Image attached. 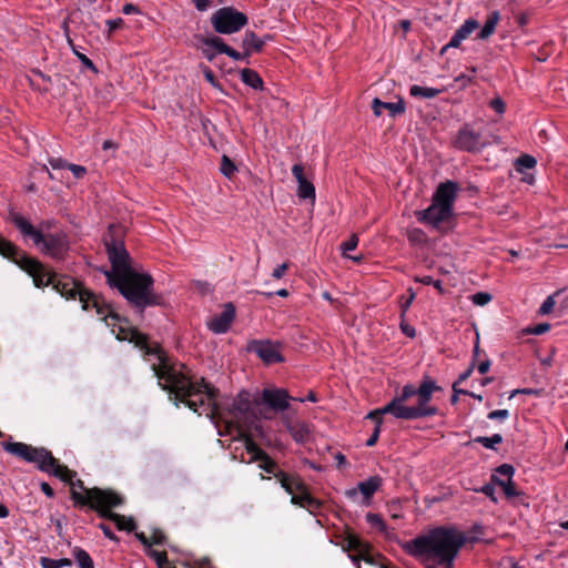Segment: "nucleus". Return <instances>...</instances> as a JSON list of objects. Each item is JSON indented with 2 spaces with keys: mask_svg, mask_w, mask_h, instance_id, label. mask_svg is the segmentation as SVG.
Returning <instances> with one entry per match:
<instances>
[{
  "mask_svg": "<svg viewBox=\"0 0 568 568\" xmlns=\"http://www.w3.org/2000/svg\"><path fill=\"white\" fill-rule=\"evenodd\" d=\"M104 302L120 318L104 317L103 314L98 315L108 326H113L112 332L118 339L133 343L143 352L145 359L155 358L151 368L159 379L160 387L169 392L170 398L174 399L176 405L183 403L200 415L205 414L212 418H222V412L216 402L219 396L216 387L206 382L204 377H201L200 381L194 379L191 369L185 364L170 356L159 343H150L149 336L138 328L119 325L115 329V322L128 324L129 321L116 313L110 303L105 300Z\"/></svg>",
  "mask_w": 568,
  "mask_h": 568,
  "instance_id": "nucleus-1",
  "label": "nucleus"
},
{
  "mask_svg": "<svg viewBox=\"0 0 568 568\" xmlns=\"http://www.w3.org/2000/svg\"><path fill=\"white\" fill-rule=\"evenodd\" d=\"M103 242L112 266L110 272H105L108 284L116 288L140 314L146 307L163 305V296L153 291V277L132 268L131 257L123 242L122 227L111 224Z\"/></svg>",
  "mask_w": 568,
  "mask_h": 568,
  "instance_id": "nucleus-2",
  "label": "nucleus"
},
{
  "mask_svg": "<svg viewBox=\"0 0 568 568\" xmlns=\"http://www.w3.org/2000/svg\"><path fill=\"white\" fill-rule=\"evenodd\" d=\"M0 254L16 263L27 272L37 287L52 285V287L67 300H79L82 310H95L97 314L120 318L104 302V297L87 288L82 282L67 275H59L48 271L44 265L34 257L29 256L16 244L0 236Z\"/></svg>",
  "mask_w": 568,
  "mask_h": 568,
  "instance_id": "nucleus-3",
  "label": "nucleus"
},
{
  "mask_svg": "<svg viewBox=\"0 0 568 568\" xmlns=\"http://www.w3.org/2000/svg\"><path fill=\"white\" fill-rule=\"evenodd\" d=\"M467 537L455 526H438L406 541L403 549L425 568H454Z\"/></svg>",
  "mask_w": 568,
  "mask_h": 568,
  "instance_id": "nucleus-4",
  "label": "nucleus"
},
{
  "mask_svg": "<svg viewBox=\"0 0 568 568\" xmlns=\"http://www.w3.org/2000/svg\"><path fill=\"white\" fill-rule=\"evenodd\" d=\"M442 387L428 375H425L418 386L406 384L399 394L384 407L369 412L366 418L382 426L383 415L390 414L397 419L414 420L435 416L439 413L437 406L430 405L434 393Z\"/></svg>",
  "mask_w": 568,
  "mask_h": 568,
  "instance_id": "nucleus-5",
  "label": "nucleus"
},
{
  "mask_svg": "<svg viewBox=\"0 0 568 568\" xmlns=\"http://www.w3.org/2000/svg\"><path fill=\"white\" fill-rule=\"evenodd\" d=\"M2 448L17 458L33 464L37 469L59 479H65L68 466L60 463L51 450L45 447H34L21 442H2Z\"/></svg>",
  "mask_w": 568,
  "mask_h": 568,
  "instance_id": "nucleus-6",
  "label": "nucleus"
},
{
  "mask_svg": "<svg viewBox=\"0 0 568 568\" xmlns=\"http://www.w3.org/2000/svg\"><path fill=\"white\" fill-rule=\"evenodd\" d=\"M78 503L92 504V510L97 511L99 517L111 520L119 530L132 532L136 529V523L133 517H126L112 511L113 508L123 505L124 497L112 489H93L89 496H79L73 494Z\"/></svg>",
  "mask_w": 568,
  "mask_h": 568,
  "instance_id": "nucleus-7",
  "label": "nucleus"
},
{
  "mask_svg": "<svg viewBox=\"0 0 568 568\" xmlns=\"http://www.w3.org/2000/svg\"><path fill=\"white\" fill-rule=\"evenodd\" d=\"M10 221L20 231L21 235L30 237L41 252L54 260H63L69 250L68 236L64 232L42 233L26 217L17 212H10Z\"/></svg>",
  "mask_w": 568,
  "mask_h": 568,
  "instance_id": "nucleus-8",
  "label": "nucleus"
},
{
  "mask_svg": "<svg viewBox=\"0 0 568 568\" xmlns=\"http://www.w3.org/2000/svg\"><path fill=\"white\" fill-rule=\"evenodd\" d=\"M248 22L246 14L233 7H223L211 17V23L217 33L232 34L240 31Z\"/></svg>",
  "mask_w": 568,
  "mask_h": 568,
  "instance_id": "nucleus-9",
  "label": "nucleus"
},
{
  "mask_svg": "<svg viewBox=\"0 0 568 568\" xmlns=\"http://www.w3.org/2000/svg\"><path fill=\"white\" fill-rule=\"evenodd\" d=\"M452 144L455 149L468 153H478L487 146V142L483 140L481 134L467 123L459 128Z\"/></svg>",
  "mask_w": 568,
  "mask_h": 568,
  "instance_id": "nucleus-10",
  "label": "nucleus"
},
{
  "mask_svg": "<svg viewBox=\"0 0 568 568\" xmlns=\"http://www.w3.org/2000/svg\"><path fill=\"white\" fill-rule=\"evenodd\" d=\"M246 351L256 354L265 365L285 361L281 353V344L271 339H252L247 343Z\"/></svg>",
  "mask_w": 568,
  "mask_h": 568,
  "instance_id": "nucleus-11",
  "label": "nucleus"
},
{
  "mask_svg": "<svg viewBox=\"0 0 568 568\" xmlns=\"http://www.w3.org/2000/svg\"><path fill=\"white\" fill-rule=\"evenodd\" d=\"M415 215L420 223L429 224L437 231L444 233L446 229L444 223L453 216V211L447 205H440L433 202L426 210L416 211Z\"/></svg>",
  "mask_w": 568,
  "mask_h": 568,
  "instance_id": "nucleus-12",
  "label": "nucleus"
},
{
  "mask_svg": "<svg viewBox=\"0 0 568 568\" xmlns=\"http://www.w3.org/2000/svg\"><path fill=\"white\" fill-rule=\"evenodd\" d=\"M514 474L515 468L513 465L503 464L495 469V473L490 477L491 483L503 489L507 499L525 495L516 487L515 483L513 481Z\"/></svg>",
  "mask_w": 568,
  "mask_h": 568,
  "instance_id": "nucleus-13",
  "label": "nucleus"
},
{
  "mask_svg": "<svg viewBox=\"0 0 568 568\" xmlns=\"http://www.w3.org/2000/svg\"><path fill=\"white\" fill-rule=\"evenodd\" d=\"M277 481L292 495L291 503L298 507L304 503V494H308V488L298 474L280 473Z\"/></svg>",
  "mask_w": 568,
  "mask_h": 568,
  "instance_id": "nucleus-14",
  "label": "nucleus"
},
{
  "mask_svg": "<svg viewBox=\"0 0 568 568\" xmlns=\"http://www.w3.org/2000/svg\"><path fill=\"white\" fill-rule=\"evenodd\" d=\"M251 395L246 390L240 392L234 397L231 406L227 408V414L232 417L231 422H225L226 428L231 429L236 427L240 420L246 418L251 414Z\"/></svg>",
  "mask_w": 568,
  "mask_h": 568,
  "instance_id": "nucleus-15",
  "label": "nucleus"
},
{
  "mask_svg": "<svg viewBox=\"0 0 568 568\" xmlns=\"http://www.w3.org/2000/svg\"><path fill=\"white\" fill-rule=\"evenodd\" d=\"M345 548L357 552L356 557H353V561L364 560L371 565H377V560L385 559L381 555H373L371 552L369 544L363 541L357 535L347 532L345 539Z\"/></svg>",
  "mask_w": 568,
  "mask_h": 568,
  "instance_id": "nucleus-16",
  "label": "nucleus"
},
{
  "mask_svg": "<svg viewBox=\"0 0 568 568\" xmlns=\"http://www.w3.org/2000/svg\"><path fill=\"white\" fill-rule=\"evenodd\" d=\"M296 399L292 397L284 388H265L262 393V400L274 412H284L290 408V400Z\"/></svg>",
  "mask_w": 568,
  "mask_h": 568,
  "instance_id": "nucleus-17",
  "label": "nucleus"
},
{
  "mask_svg": "<svg viewBox=\"0 0 568 568\" xmlns=\"http://www.w3.org/2000/svg\"><path fill=\"white\" fill-rule=\"evenodd\" d=\"M68 473L69 474L65 476L67 478L60 479V480L70 486V498L73 500L74 507H79V508L89 507L90 509H92L93 501H90L89 504L78 503L77 499L74 498L73 494L82 496V497H84V496L87 497L90 495L91 490L100 489V488L99 487L88 488L84 486L83 480L75 479L77 471L68 468Z\"/></svg>",
  "mask_w": 568,
  "mask_h": 568,
  "instance_id": "nucleus-18",
  "label": "nucleus"
},
{
  "mask_svg": "<svg viewBox=\"0 0 568 568\" xmlns=\"http://www.w3.org/2000/svg\"><path fill=\"white\" fill-rule=\"evenodd\" d=\"M235 314L236 311L233 303H226L224 304L222 313L212 317L207 323V326L215 334H224L230 329L235 318Z\"/></svg>",
  "mask_w": 568,
  "mask_h": 568,
  "instance_id": "nucleus-19",
  "label": "nucleus"
},
{
  "mask_svg": "<svg viewBox=\"0 0 568 568\" xmlns=\"http://www.w3.org/2000/svg\"><path fill=\"white\" fill-rule=\"evenodd\" d=\"M383 479L379 476H371L368 479L359 481L357 484V488H352L346 490V496L349 498H354L357 496V493L359 491L365 500L366 505L368 506L371 504V499L374 496V494L382 487Z\"/></svg>",
  "mask_w": 568,
  "mask_h": 568,
  "instance_id": "nucleus-20",
  "label": "nucleus"
},
{
  "mask_svg": "<svg viewBox=\"0 0 568 568\" xmlns=\"http://www.w3.org/2000/svg\"><path fill=\"white\" fill-rule=\"evenodd\" d=\"M458 184L454 181H446L440 183L434 195L433 202H436L440 205H447L452 211L454 210V202L457 196Z\"/></svg>",
  "mask_w": 568,
  "mask_h": 568,
  "instance_id": "nucleus-21",
  "label": "nucleus"
},
{
  "mask_svg": "<svg viewBox=\"0 0 568 568\" xmlns=\"http://www.w3.org/2000/svg\"><path fill=\"white\" fill-rule=\"evenodd\" d=\"M292 174L296 179L297 196L303 200H315V186L304 175V166L301 163H296L292 166Z\"/></svg>",
  "mask_w": 568,
  "mask_h": 568,
  "instance_id": "nucleus-22",
  "label": "nucleus"
},
{
  "mask_svg": "<svg viewBox=\"0 0 568 568\" xmlns=\"http://www.w3.org/2000/svg\"><path fill=\"white\" fill-rule=\"evenodd\" d=\"M385 109L388 111L389 115L395 118L397 115H402L406 111V104L403 98H398L397 102H384L378 98L373 99L372 101V110L375 116L382 115V110Z\"/></svg>",
  "mask_w": 568,
  "mask_h": 568,
  "instance_id": "nucleus-23",
  "label": "nucleus"
},
{
  "mask_svg": "<svg viewBox=\"0 0 568 568\" xmlns=\"http://www.w3.org/2000/svg\"><path fill=\"white\" fill-rule=\"evenodd\" d=\"M201 43L203 45H206L209 48H212L215 50V52H211L210 49H203V54L209 61H212L216 53H223L227 51L229 47L224 40L217 36L213 37H202L200 39Z\"/></svg>",
  "mask_w": 568,
  "mask_h": 568,
  "instance_id": "nucleus-24",
  "label": "nucleus"
},
{
  "mask_svg": "<svg viewBox=\"0 0 568 568\" xmlns=\"http://www.w3.org/2000/svg\"><path fill=\"white\" fill-rule=\"evenodd\" d=\"M271 36H266L264 39H261L257 37V34L254 31L247 30L244 34V38L242 40V48L246 52L250 53V57L253 53H260L262 52L266 40H270Z\"/></svg>",
  "mask_w": 568,
  "mask_h": 568,
  "instance_id": "nucleus-25",
  "label": "nucleus"
},
{
  "mask_svg": "<svg viewBox=\"0 0 568 568\" xmlns=\"http://www.w3.org/2000/svg\"><path fill=\"white\" fill-rule=\"evenodd\" d=\"M239 436L244 442L246 452L251 455L250 463L257 462L261 458H266V452L263 450L252 438V436L245 433L240 426H236Z\"/></svg>",
  "mask_w": 568,
  "mask_h": 568,
  "instance_id": "nucleus-26",
  "label": "nucleus"
},
{
  "mask_svg": "<svg viewBox=\"0 0 568 568\" xmlns=\"http://www.w3.org/2000/svg\"><path fill=\"white\" fill-rule=\"evenodd\" d=\"M135 537L146 548L152 545H165L168 540L165 534L159 528L153 529L151 537H146L144 532H135Z\"/></svg>",
  "mask_w": 568,
  "mask_h": 568,
  "instance_id": "nucleus-27",
  "label": "nucleus"
},
{
  "mask_svg": "<svg viewBox=\"0 0 568 568\" xmlns=\"http://www.w3.org/2000/svg\"><path fill=\"white\" fill-rule=\"evenodd\" d=\"M285 426L296 443H304L308 438V429L305 424L291 420L285 422Z\"/></svg>",
  "mask_w": 568,
  "mask_h": 568,
  "instance_id": "nucleus-28",
  "label": "nucleus"
},
{
  "mask_svg": "<svg viewBox=\"0 0 568 568\" xmlns=\"http://www.w3.org/2000/svg\"><path fill=\"white\" fill-rule=\"evenodd\" d=\"M241 80L254 90H262L264 82L261 75L253 69L245 68L241 71Z\"/></svg>",
  "mask_w": 568,
  "mask_h": 568,
  "instance_id": "nucleus-29",
  "label": "nucleus"
},
{
  "mask_svg": "<svg viewBox=\"0 0 568 568\" xmlns=\"http://www.w3.org/2000/svg\"><path fill=\"white\" fill-rule=\"evenodd\" d=\"M499 19V12L493 11L485 21L481 30L478 32L477 38L481 40L488 39L495 32Z\"/></svg>",
  "mask_w": 568,
  "mask_h": 568,
  "instance_id": "nucleus-30",
  "label": "nucleus"
},
{
  "mask_svg": "<svg viewBox=\"0 0 568 568\" xmlns=\"http://www.w3.org/2000/svg\"><path fill=\"white\" fill-rule=\"evenodd\" d=\"M444 90L428 87H420L414 84L409 88V94L417 99H434L439 95Z\"/></svg>",
  "mask_w": 568,
  "mask_h": 568,
  "instance_id": "nucleus-31",
  "label": "nucleus"
},
{
  "mask_svg": "<svg viewBox=\"0 0 568 568\" xmlns=\"http://www.w3.org/2000/svg\"><path fill=\"white\" fill-rule=\"evenodd\" d=\"M72 555L80 568H94L93 560L88 551L80 547H74Z\"/></svg>",
  "mask_w": 568,
  "mask_h": 568,
  "instance_id": "nucleus-32",
  "label": "nucleus"
},
{
  "mask_svg": "<svg viewBox=\"0 0 568 568\" xmlns=\"http://www.w3.org/2000/svg\"><path fill=\"white\" fill-rule=\"evenodd\" d=\"M258 467L262 468L267 474H272L277 479V474L285 473L284 470L278 469L277 463L270 457L266 453V458H261Z\"/></svg>",
  "mask_w": 568,
  "mask_h": 568,
  "instance_id": "nucleus-33",
  "label": "nucleus"
},
{
  "mask_svg": "<svg viewBox=\"0 0 568 568\" xmlns=\"http://www.w3.org/2000/svg\"><path fill=\"white\" fill-rule=\"evenodd\" d=\"M537 164L536 159L529 154H523L515 161V169L517 172L534 169Z\"/></svg>",
  "mask_w": 568,
  "mask_h": 568,
  "instance_id": "nucleus-34",
  "label": "nucleus"
},
{
  "mask_svg": "<svg viewBox=\"0 0 568 568\" xmlns=\"http://www.w3.org/2000/svg\"><path fill=\"white\" fill-rule=\"evenodd\" d=\"M475 443L481 444L485 448L488 449H496L497 444L503 443V436L500 434H494L490 437L486 436H478L474 439Z\"/></svg>",
  "mask_w": 568,
  "mask_h": 568,
  "instance_id": "nucleus-35",
  "label": "nucleus"
},
{
  "mask_svg": "<svg viewBox=\"0 0 568 568\" xmlns=\"http://www.w3.org/2000/svg\"><path fill=\"white\" fill-rule=\"evenodd\" d=\"M221 173L227 178V179H232L233 175L235 174V172L237 171V168L235 165V163L227 156V155H222V159H221Z\"/></svg>",
  "mask_w": 568,
  "mask_h": 568,
  "instance_id": "nucleus-36",
  "label": "nucleus"
},
{
  "mask_svg": "<svg viewBox=\"0 0 568 568\" xmlns=\"http://www.w3.org/2000/svg\"><path fill=\"white\" fill-rule=\"evenodd\" d=\"M322 506L323 503L320 499L313 497L311 493L304 494V503L301 506L302 508H305L310 513L315 514L322 508Z\"/></svg>",
  "mask_w": 568,
  "mask_h": 568,
  "instance_id": "nucleus-37",
  "label": "nucleus"
},
{
  "mask_svg": "<svg viewBox=\"0 0 568 568\" xmlns=\"http://www.w3.org/2000/svg\"><path fill=\"white\" fill-rule=\"evenodd\" d=\"M322 506L323 503L320 499L313 497L311 493L304 494V503L301 506L302 508H305L310 513L315 514L322 508Z\"/></svg>",
  "mask_w": 568,
  "mask_h": 568,
  "instance_id": "nucleus-38",
  "label": "nucleus"
},
{
  "mask_svg": "<svg viewBox=\"0 0 568 568\" xmlns=\"http://www.w3.org/2000/svg\"><path fill=\"white\" fill-rule=\"evenodd\" d=\"M357 245H358V237L356 234H353L347 241H345L341 244V250L343 251V255L348 258L354 260L355 262H359L362 260V256L353 257V256H349L346 254L348 251L355 250L357 247Z\"/></svg>",
  "mask_w": 568,
  "mask_h": 568,
  "instance_id": "nucleus-39",
  "label": "nucleus"
},
{
  "mask_svg": "<svg viewBox=\"0 0 568 568\" xmlns=\"http://www.w3.org/2000/svg\"><path fill=\"white\" fill-rule=\"evenodd\" d=\"M146 555L156 562L158 568H162V566L169 565L166 551H158L150 547L146 549Z\"/></svg>",
  "mask_w": 568,
  "mask_h": 568,
  "instance_id": "nucleus-40",
  "label": "nucleus"
},
{
  "mask_svg": "<svg viewBox=\"0 0 568 568\" xmlns=\"http://www.w3.org/2000/svg\"><path fill=\"white\" fill-rule=\"evenodd\" d=\"M366 521L372 526L375 527L381 532L386 530V524L383 519V517L379 514L374 513H367L366 514Z\"/></svg>",
  "mask_w": 568,
  "mask_h": 568,
  "instance_id": "nucleus-41",
  "label": "nucleus"
},
{
  "mask_svg": "<svg viewBox=\"0 0 568 568\" xmlns=\"http://www.w3.org/2000/svg\"><path fill=\"white\" fill-rule=\"evenodd\" d=\"M415 282L417 283H422L424 285H430V286H434L439 294H444L445 293V290L443 287V283L440 280H433L432 276H416L414 278Z\"/></svg>",
  "mask_w": 568,
  "mask_h": 568,
  "instance_id": "nucleus-42",
  "label": "nucleus"
},
{
  "mask_svg": "<svg viewBox=\"0 0 568 568\" xmlns=\"http://www.w3.org/2000/svg\"><path fill=\"white\" fill-rule=\"evenodd\" d=\"M415 297H416V294L413 291V288H408V296L407 297H404V296L400 297V300H399V307H400V311H402V314H400L402 318H404L405 313L408 311V308L412 305V303L415 300Z\"/></svg>",
  "mask_w": 568,
  "mask_h": 568,
  "instance_id": "nucleus-43",
  "label": "nucleus"
},
{
  "mask_svg": "<svg viewBox=\"0 0 568 568\" xmlns=\"http://www.w3.org/2000/svg\"><path fill=\"white\" fill-rule=\"evenodd\" d=\"M478 28V22L474 19H468L462 24L457 31L463 34L465 38H467L473 31H475Z\"/></svg>",
  "mask_w": 568,
  "mask_h": 568,
  "instance_id": "nucleus-44",
  "label": "nucleus"
},
{
  "mask_svg": "<svg viewBox=\"0 0 568 568\" xmlns=\"http://www.w3.org/2000/svg\"><path fill=\"white\" fill-rule=\"evenodd\" d=\"M408 240L414 244H423L426 241V233L420 229H413L408 232Z\"/></svg>",
  "mask_w": 568,
  "mask_h": 568,
  "instance_id": "nucleus-45",
  "label": "nucleus"
},
{
  "mask_svg": "<svg viewBox=\"0 0 568 568\" xmlns=\"http://www.w3.org/2000/svg\"><path fill=\"white\" fill-rule=\"evenodd\" d=\"M72 49H73L74 54L81 61L83 67H85L87 69L91 70L95 74L99 72L98 68L95 67V64L92 62L91 59H89L85 54H83V53L79 52L78 50H75L74 47H72Z\"/></svg>",
  "mask_w": 568,
  "mask_h": 568,
  "instance_id": "nucleus-46",
  "label": "nucleus"
},
{
  "mask_svg": "<svg viewBox=\"0 0 568 568\" xmlns=\"http://www.w3.org/2000/svg\"><path fill=\"white\" fill-rule=\"evenodd\" d=\"M225 54L235 61H246V63L250 62L248 61L250 53L246 52L245 50H243L242 52H239V51L234 50L233 48L229 47Z\"/></svg>",
  "mask_w": 568,
  "mask_h": 568,
  "instance_id": "nucleus-47",
  "label": "nucleus"
},
{
  "mask_svg": "<svg viewBox=\"0 0 568 568\" xmlns=\"http://www.w3.org/2000/svg\"><path fill=\"white\" fill-rule=\"evenodd\" d=\"M491 295L486 292H478L471 296V301L475 305L484 306L491 301Z\"/></svg>",
  "mask_w": 568,
  "mask_h": 568,
  "instance_id": "nucleus-48",
  "label": "nucleus"
},
{
  "mask_svg": "<svg viewBox=\"0 0 568 568\" xmlns=\"http://www.w3.org/2000/svg\"><path fill=\"white\" fill-rule=\"evenodd\" d=\"M549 329H550V324L540 323L532 327L527 328L526 332L531 335H541V334L548 332Z\"/></svg>",
  "mask_w": 568,
  "mask_h": 568,
  "instance_id": "nucleus-49",
  "label": "nucleus"
},
{
  "mask_svg": "<svg viewBox=\"0 0 568 568\" xmlns=\"http://www.w3.org/2000/svg\"><path fill=\"white\" fill-rule=\"evenodd\" d=\"M555 304H556V303H555V298H554V296H552V295H551V296H548V297L544 301V303L541 304V306H540V308H539V314H541V315L549 314V313L552 311V308H554Z\"/></svg>",
  "mask_w": 568,
  "mask_h": 568,
  "instance_id": "nucleus-50",
  "label": "nucleus"
},
{
  "mask_svg": "<svg viewBox=\"0 0 568 568\" xmlns=\"http://www.w3.org/2000/svg\"><path fill=\"white\" fill-rule=\"evenodd\" d=\"M495 484L491 481L489 484L484 485L481 488L477 489V491L483 493L485 496L490 498L491 501L497 503V498L495 497Z\"/></svg>",
  "mask_w": 568,
  "mask_h": 568,
  "instance_id": "nucleus-51",
  "label": "nucleus"
},
{
  "mask_svg": "<svg viewBox=\"0 0 568 568\" xmlns=\"http://www.w3.org/2000/svg\"><path fill=\"white\" fill-rule=\"evenodd\" d=\"M487 417L489 419L505 420L509 417V410L508 409L491 410L490 413H488Z\"/></svg>",
  "mask_w": 568,
  "mask_h": 568,
  "instance_id": "nucleus-52",
  "label": "nucleus"
},
{
  "mask_svg": "<svg viewBox=\"0 0 568 568\" xmlns=\"http://www.w3.org/2000/svg\"><path fill=\"white\" fill-rule=\"evenodd\" d=\"M68 169L73 173L75 179H82L87 174V169L82 165L72 164L68 165Z\"/></svg>",
  "mask_w": 568,
  "mask_h": 568,
  "instance_id": "nucleus-53",
  "label": "nucleus"
},
{
  "mask_svg": "<svg viewBox=\"0 0 568 568\" xmlns=\"http://www.w3.org/2000/svg\"><path fill=\"white\" fill-rule=\"evenodd\" d=\"M98 527L103 531L104 536L108 539L113 540L115 542L120 541L119 537L111 530L110 526H108L106 524L100 523Z\"/></svg>",
  "mask_w": 568,
  "mask_h": 568,
  "instance_id": "nucleus-54",
  "label": "nucleus"
},
{
  "mask_svg": "<svg viewBox=\"0 0 568 568\" xmlns=\"http://www.w3.org/2000/svg\"><path fill=\"white\" fill-rule=\"evenodd\" d=\"M490 108L498 114H503L506 110L505 102L500 98H495L489 103Z\"/></svg>",
  "mask_w": 568,
  "mask_h": 568,
  "instance_id": "nucleus-55",
  "label": "nucleus"
},
{
  "mask_svg": "<svg viewBox=\"0 0 568 568\" xmlns=\"http://www.w3.org/2000/svg\"><path fill=\"white\" fill-rule=\"evenodd\" d=\"M288 267H290L288 263H283V264L278 265L277 267H275L273 270L272 276L276 280L282 278L285 275Z\"/></svg>",
  "mask_w": 568,
  "mask_h": 568,
  "instance_id": "nucleus-56",
  "label": "nucleus"
},
{
  "mask_svg": "<svg viewBox=\"0 0 568 568\" xmlns=\"http://www.w3.org/2000/svg\"><path fill=\"white\" fill-rule=\"evenodd\" d=\"M49 163L52 166V169H54V170H57V169H68V165L70 164L65 160H63L61 158H52V159L49 160Z\"/></svg>",
  "mask_w": 568,
  "mask_h": 568,
  "instance_id": "nucleus-57",
  "label": "nucleus"
},
{
  "mask_svg": "<svg viewBox=\"0 0 568 568\" xmlns=\"http://www.w3.org/2000/svg\"><path fill=\"white\" fill-rule=\"evenodd\" d=\"M58 559L41 557L40 565L42 568H60V565L57 562Z\"/></svg>",
  "mask_w": 568,
  "mask_h": 568,
  "instance_id": "nucleus-58",
  "label": "nucleus"
},
{
  "mask_svg": "<svg viewBox=\"0 0 568 568\" xmlns=\"http://www.w3.org/2000/svg\"><path fill=\"white\" fill-rule=\"evenodd\" d=\"M379 434H381V427L379 426H375L372 435L369 436V438L366 440V446L367 447H373L376 445L377 440H378V437H379Z\"/></svg>",
  "mask_w": 568,
  "mask_h": 568,
  "instance_id": "nucleus-59",
  "label": "nucleus"
},
{
  "mask_svg": "<svg viewBox=\"0 0 568 568\" xmlns=\"http://www.w3.org/2000/svg\"><path fill=\"white\" fill-rule=\"evenodd\" d=\"M40 488H41V491L49 498H53L55 496V493L53 490V488L47 483V481H42L40 484Z\"/></svg>",
  "mask_w": 568,
  "mask_h": 568,
  "instance_id": "nucleus-60",
  "label": "nucleus"
},
{
  "mask_svg": "<svg viewBox=\"0 0 568 568\" xmlns=\"http://www.w3.org/2000/svg\"><path fill=\"white\" fill-rule=\"evenodd\" d=\"M517 394L537 395V394H539V390L534 389V388H518V389L513 390L510 398Z\"/></svg>",
  "mask_w": 568,
  "mask_h": 568,
  "instance_id": "nucleus-61",
  "label": "nucleus"
},
{
  "mask_svg": "<svg viewBox=\"0 0 568 568\" xmlns=\"http://www.w3.org/2000/svg\"><path fill=\"white\" fill-rule=\"evenodd\" d=\"M122 12H123L124 14H134V13H139V12H140V10H139V8H138L135 4H133V3H125V4L123 6V8H122Z\"/></svg>",
  "mask_w": 568,
  "mask_h": 568,
  "instance_id": "nucleus-62",
  "label": "nucleus"
},
{
  "mask_svg": "<svg viewBox=\"0 0 568 568\" xmlns=\"http://www.w3.org/2000/svg\"><path fill=\"white\" fill-rule=\"evenodd\" d=\"M473 371H474V363H471V365L464 373H462L459 375V377L456 382H458V384L465 382L467 378L470 377Z\"/></svg>",
  "mask_w": 568,
  "mask_h": 568,
  "instance_id": "nucleus-63",
  "label": "nucleus"
},
{
  "mask_svg": "<svg viewBox=\"0 0 568 568\" xmlns=\"http://www.w3.org/2000/svg\"><path fill=\"white\" fill-rule=\"evenodd\" d=\"M489 368H490L489 359H485V361L480 362L477 366V369L481 375L486 374L489 371Z\"/></svg>",
  "mask_w": 568,
  "mask_h": 568,
  "instance_id": "nucleus-64",
  "label": "nucleus"
}]
</instances>
